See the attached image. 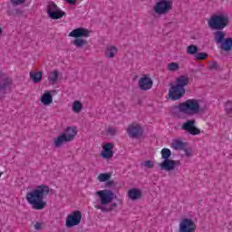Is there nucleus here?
I'll return each mask as SVG.
<instances>
[{
	"instance_id": "nucleus-1",
	"label": "nucleus",
	"mask_w": 232,
	"mask_h": 232,
	"mask_svg": "<svg viewBox=\"0 0 232 232\" xmlns=\"http://www.w3.org/2000/svg\"><path fill=\"white\" fill-rule=\"evenodd\" d=\"M50 193V187L46 185H40L35 189L26 194V200L28 204L33 207V209L41 210L46 208V201L44 198Z\"/></svg>"
},
{
	"instance_id": "nucleus-2",
	"label": "nucleus",
	"mask_w": 232,
	"mask_h": 232,
	"mask_svg": "<svg viewBox=\"0 0 232 232\" xmlns=\"http://www.w3.org/2000/svg\"><path fill=\"white\" fill-rule=\"evenodd\" d=\"M174 108L179 110L180 113H187V115H197V113L202 111L200 104L196 99H188L186 102L176 105Z\"/></svg>"
},
{
	"instance_id": "nucleus-3",
	"label": "nucleus",
	"mask_w": 232,
	"mask_h": 232,
	"mask_svg": "<svg viewBox=\"0 0 232 232\" xmlns=\"http://www.w3.org/2000/svg\"><path fill=\"white\" fill-rule=\"evenodd\" d=\"M171 157V150L168 148L161 150V159L163 161L160 163L161 171H173L177 166H180L179 160H169Z\"/></svg>"
},
{
	"instance_id": "nucleus-4",
	"label": "nucleus",
	"mask_w": 232,
	"mask_h": 232,
	"mask_svg": "<svg viewBox=\"0 0 232 232\" xmlns=\"http://www.w3.org/2000/svg\"><path fill=\"white\" fill-rule=\"evenodd\" d=\"M212 30H224L229 24V16L226 14H214L208 22Z\"/></svg>"
},
{
	"instance_id": "nucleus-5",
	"label": "nucleus",
	"mask_w": 232,
	"mask_h": 232,
	"mask_svg": "<svg viewBox=\"0 0 232 232\" xmlns=\"http://www.w3.org/2000/svg\"><path fill=\"white\" fill-rule=\"evenodd\" d=\"M155 14L158 15H166L173 10V0H162L157 2L153 7Z\"/></svg>"
},
{
	"instance_id": "nucleus-6",
	"label": "nucleus",
	"mask_w": 232,
	"mask_h": 232,
	"mask_svg": "<svg viewBox=\"0 0 232 232\" xmlns=\"http://www.w3.org/2000/svg\"><path fill=\"white\" fill-rule=\"evenodd\" d=\"M47 14L50 19L54 20L63 19V17L66 15V13L61 10V8H59V6H57L53 2L49 3L47 5Z\"/></svg>"
},
{
	"instance_id": "nucleus-7",
	"label": "nucleus",
	"mask_w": 232,
	"mask_h": 232,
	"mask_svg": "<svg viewBox=\"0 0 232 232\" xmlns=\"http://www.w3.org/2000/svg\"><path fill=\"white\" fill-rule=\"evenodd\" d=\"M81 220H82V213L80 210H74L67 216L65 226L66 227H75L81 224Z\"/></svg>"
},
{
	"instance_id": "nucleus-8",
	"label": "nucleus",
	"mask_w": 232,
	"mask_h": 232,
	"mask_svg": "<svg viewBox=\"0 0 232 232\" xmlns=\"http://www.w3.org/2000/svg\"><path fill=\"white\" fill-rule=\"evenodd\" d=\"M96 195L99 196L102 206H107L115 198V193L111 189L99 190L96 192Z\"/></svg>"
},
{
	"instance_id": "nucleus-9",
	"label": "nucleus",
	"mask_w": 232,
	"mask_h": 232,
	"mask_svg": "<svg viewBox=\"0 0 232 232\" xmlns=\"http://www.w3.org/2000/svg\"><path fill=\"white\" fill-rule=\"evenodd\" d=\"M127 133L130 139H140L144 134V130L139 123H131L127 129Z\"/></svg>"
},
{
	"instance_id": "nucleus-10",
	"label": "nucleus",
	"mask_w": 232,
	"mask_h": 232,
	"mask_svg": "<svg viewBox=\"0 0 232 232\" xmlns=\"http://www.w3.org/2000/svg\"><path fill=\"white\" fill-rule=\"evenodd\" d=\"M170 86L171 87L169 90V97L171 101H179L186 94V89H182L171 83Z\"/></svg>"
},
{
	"instance_id": "nucleus-11",
	"label": "nucleus",
	"mask_w": 232,
	"mask_h": 232,
	"mask_svg": "<svg viewBox=\"0 0 232 232\" xmlns=\"http://www.w3.org/2000/svg\"><path fill=\"white\" fill-rule=\"evenodd\" d=\"M196 124L197 121L188 120L183 123L181 130L188 131V133H190V135H200V129L197 128Z\"/></svg>"
},
{
	"instance_id": "nucleus-12",
	"label": "nucleus",
	"mask_w": 232,
	"mask_h": 232,
	"mask_svg": "<svg viewBox=\"0 0 232 232\" xmlns=\"http://www.w3.org/2000/svg\"><path fill=\"white\" fill-rule=\"evenodd\" d=\"M197 225L191 218H183L179 223V232H195Z\"/></svg>"
},
{
	"instance_id": "nucleus-13",
	"label": "nucleus",
	"mask_w": 232,
	"mask_h": 232,
	"mask_svg": "<svg viewBox=\"0 0 232 232\" xmlns=\"http://www.w3.org/2000/svg\"><path fill=\"white\" fill-rule=\"evenodd\" d=\"M69 37H73L74 39H81V37H90V30L84 27L73 29L69 34Z\"/></svg>"
},
{
	"instance_id": "nucleus-14",
	"label": "nucleus",
	"mask_w": 232,
	"mask_h": 232,
	"mask_svg": "<svg viewBox=\"0 0 232 232\" xmlns=\"http://www.w3.org/2000/svg\"><path fill=\"white\" fill-rule=\"evenodd\" d=\"M139 86L143 92L151 90L153 87V80L151 78L144 76L139 80Z\"/></svg>"
},
{
	"instance_id": "nucleus-15",
	"label": "nucleus",
	"mask_w": 232,
	"mask_h": 232,
	"mask_svg": "<svg viewBox=\"0 0 232 232\" xmlns=\"http://www.w3.org/2000/svg\"><path fill=\"white\" fill-rule=\"evenodd\" d=\"M113 143H106L103 146V150L102 151V157L103 159H111L113 157Z\"/></svg>"
},
{
	"instance_id": "nucleus-16",
	"label": "nucleus",
	"mask_w": 232,
	"mask_h": 232,
	"mask_svg": "<svg viewBox=\"0 0 232 232\" xmlns=\"http://www.w3.org/2000/svg\"><path fill=\"white\" fill-rule=\"evenodd\" d=\"M128 197L130 200H140V198H142V190L135 188H130L128 192Z\"/></svg>"
},
{
	"instance_id": "nucleus-17",
	"label": "nucleus",
	"mask_w": 232,
	"mask_h": 232,
	"mask_svg": "<svg viewBox=\"0 0 232 232\" xmlns=\"http://www.w3.org/2000/svg\"><path fill=\"white\" fill-rule=\"evenodd\" d=\"M63 134L65 135L69 142H72L77 136V129L75 127H68Z\"/></svg>"
},
{
	"instance_id": "nucleus-18",
	"label": "nucleus",
	"mask_w": 232,
	"mask_h": 232,
	"mask_svg": "<svg viewBox=\"0 0 232 232\" xmlns=\"http://www.w3.org/2000/svg\"><path fill=\"white\" fill-rule=\"evenodd\" d=\"M176 82H177L176 86H178V88H181L182 90H185L184 87L189 84V78H188V76L181 75L177 78Z\"/></svg>"
},
{
	"instance_id": "nucleus-19",
	"label": "nucleus",
	"mask_w": 232,
	"mask_h": 232,
	"mask_svg": "<svg viewBox=\"0 0 232 232\" xmlns=\"http://www.w3.org/2000/svg\"><path fill=\"white\" fill-rule=\"evenodd\" d=\"M10 84H12L10 78L0 73V92H5Z\"/></svg>"
},
{
	"instance_id": "nucleus-20",
	"label": "nucleus",
	"mask_w": 232,
	"mask_h": 232,
	"mask_svg": "<svg viewBox=\"0 0 232 232\" xmlns=\"http://www.w3.org/2000/svg\"><path fill=\"white\" fill-rule=\"evenodd\" d=\"M224 37H226L224 31L218 30L214 33V41L217 44H221L226 40Z\"/></svg>"
},
{
	"instance_id": "nucleus-21",
	"label": "nucleus",
	"mask_w": 232,
	"mask_h": 232,
	"mask_svg": "<svg viewBox=\"0 0 232 232\" xmlns=\"http://www.w3.org/2000/svg\"><path fill=\"white\" fill-rule=\"evenodd\" d=\"M40 101L42 104H44V106H50V104L53 102V98L52 97V94L50 92H44L41 97Z\"/></svg>"
},
{
	"instance_id": "nucleus-22",
	"label": "nucleus",
	"mask_w": 232,
	"mask_h": 232,
	"mask_svg": "<svg viewBox=\"0 0 232 232\" xmlns=\"http://www.w3.org/2000/svg\"><path fill=\"white\" fill-rule=\"evenodd\" d=\"M221 50H224L225 52H229L232 50V38H226L221 44H220Z\"/></svg>"
},
{
	"instance_id": "nucleus-23",
	"label": "nucleus",
	"mask_w": 232,
	"mask_h": 232,
	"mask_svg": "<svg viewBox=\"0 0 232 232\" xmlns=\"http://www.w3.org/2000/svg\"><path fill=\"white\" fill-rule=\"evenodd\" d=\"M172 148L176 150H185V148H188V143L176 140L172 142Z\"/></svg>"
},
{
	"instance_id": "nucleus-24",
	"label": "nucleus",
	"mask_w": 232,
	"mask_h": 232,
	"mask_svg": "<svg viewBox=\"0 0 232 232\" xmlns=\"http://www.w3.org/2000/svg\"><path fill=\"white\" fill-rule=\"evenodd\" d=\"M65 142H70L67 138L66 135L62 134L60 136H58L56 139H54V146L56 148H61V146H63Z\"/></svg>"
},
{
	"instance_id": "nucleus-25",
	"label": "nucleus",
	"mask_w": 232,
	"mask_h": 232,
	"mask_svg": "<svg viewBox=\"0 0 232 232\" xmlns=\"http://www.w3.org/2000/svg\"><path fill=\"white\" fill-rule=\"evenodd\" d=\"M116 53H117V47L115 46L107 47L105 51V57H107L108 59H113Z\"/></svg>"
},
{
	"instance_id": "nucleus-26",
	"label": "nucleus",
	"mask_w": 232,
	"mask_h": 232,
	"mask_svg": "<svg viewBox=\"0 0 232 232\" xmlns=\"http://www.w3.org/2000/svg\"><path fill=\"white\" fill-rule=\"evenodd\" d=\"M59 79V72L57 70L51 72V74L48 77L49 84L53 86L55 82H57V80Z\"/></svg>"
},
{
	"instance_id": "nucleus-27",
	"label": "nucleus",
	"mask_w": 232,
	"mask_h": 232,
	"mask_svg": "<svg viewBox=\"0 0 232 232\" xmlns=\"http://www.w3.org/2000/svg\"><path fill=\"white\" fill-rule=\"evenodd\" d=\"M187 53L188 55H197L198 53V46L190 44L187 47Z\"/></svg>"
},
{
	"instance_id": "nucleus-28",
	"label": "nucleus",
	"mask_w": 232,
	"mask_h": 232,
	"mask_svg": "<svg viewBox=\"0 0 232 232\" xmlns=\"http://www.w3.org/2000/svg\"><path fill=\"white\" fill-rule=\"evenodd\" d=\"M30 79H32V81L34 82H40L41 79H43V72H30Z\"/></svg>"
},
{
	"instance_id": "nucleus-29",
	"label": "nucleus",
	"mask_w": 232,
	"mask_h": 232,
	"mask_svg": "<svg viewBox=\"0 0 232 232\" xmlns=\"http://www.w3.org/2000/svg\"><path fill=\"white\" fill-rule=\"evenodd\" d=\"M87 41L82 39V38H76L72 44H74V46H76V48H82V46H85V44H87Z\"/></svg>"
},
{
	"instance_id": "nucleus-30",
	"label": "nucleus",
	"mask_w": 232,
	"mask_h": 232,
	"mask_svg": "<svg viewBox=\"0 0 232 232\" xmlns=\"http://www.w3.org/2000/svg\"><path fill=\"white\" fill-rule=\"evenodd\" d=\"M81 110H82V103L80 101H75L72 103V111L74 113H80Z\"/></svg>"
},
{
	"instance_id": "nucleus-31",
	"label": "nucleus",
	"mask_w": 232,
	"mask_h": 232,
	"mask_svg": "<svg viewBox=\"0 0 232 232\" xmlns=\"http://www.w3.org/2000/svg\"><path fill=\"white\" fill-rule=\"evenodd\" d=\"M110 179H111V174L110 173H101L98 176V180L100 182H106V180H110Z\"/></svg>"
},
{
	"instance_id": "nucleus-32",
	"label": "nucleus",
	"mask_w": 232,
	"mask_h": 232,
	"mask_svg": "<svg viewBox=\"0 0 232 232\" xmlns=\"http://www.w3.org/2000/svg\"><path fill=\"white\" fill-rule=\"evenodd\" d=\"M94 208L96 209H101L102 211L105 212V213H110L111 211H113V208H110V207H102L101 205H95Z\"/></svg>"
},
{
	"instance_id": "nucleus-33",
	"label": "nucleus",
	"mask_w": 232,
	"mask_h": 232,
	"mask_svg": "<svg viewBox=\"0 0 232 232\" xmlns=\"http://www.w3.org/2000/svg\"><path fill=\"white\" fill-rule=\"evenodd\" d=\"M141 166H144L145 168H148L149 169H153L155 168V164L150 160L142 162Z\"/></svg>"
},
{
	"instance_id": "nucleus-34",
	"label": "nucleus",
	"mask_w": 232,
	"mask_h": 232,
	"mask_svg": "<svg viewBox=\"0 0 232 232\" xmlns=\"http://www.w3.org/2000/svg\"><path fill=\"white\" fill-rule=\"evenodd\" d=\"M168 68L170 72H177V70L180 68V65L177 63H169Z\"/></svg>"
},
{
	"instance_id": "nucleus-35",
	"label": "nucleus",
	"mask_w": 232,
	"mask_h": 232,
	"mask_svg": "<svg viewBox=\"0 0 232 232\" xmlns=\"http://www.w3.org/2000/svg\"><path fill=\"white\" fill-rule=\"evenodd\" d=\"M208 57V53H198L196 54V59H198V61H204V59H207Z\"/></svg>"
},
{
	"instance_id": "nucleus-36",
	"label": "nucleus",
	"mask_w": 232,
	"mask_h": 232,
	"mask_svg": "<svg viewBox=\"0 0 232 232\" xmlns=\"http://www.w3.org/2000/svg\"><path fill=\"white\" fill-rule=\"evenodd\" d=\"M225 110H226L227 113H232V102H227L225 104Z\"/></svg>"
},
{
	"instance_id": "nucleus-37",
	"label": "nucleus",
	"mask_w": 232,
	"mask_h": 232,
	"mask_svg": "<svg viewBox=\"0 0 232 232\" xmlns=\"http://www.w3.org/2000/svg\"><path fill=\"white\" fill-rule=\"evenodd\" d=\"M107 133H108L109 135L113 136V135H117V133H119V130H117V129H115V128L110 127V128L107 130Z\"/></svg>"
},
{
	"instance_id": "nucleus-38",
	"label": "nucleus",
	"mask_w": 232,
	"mask_h": 232,
	"mask_svg": "<svg viewBox=\"0 0 232 232\" xmlns=\"http://www.w3.org/2000/svg\"><path fill=\"white\" fill-rule=\"evenodd\" d=\"M26 0H11L13 6H17L19 5H23Z\"/></svg>"
},
{
	"instance_id": "nucleus-39",
	"label": "nucleus",
	"mask_w": 232,
	"mask_h": 232,
	"mask_svg": "<svg viewBox=\"0 0 232 232\" xmlns=\"http://www.w3.org/2000/svg\"><path fill=\"white\" fill-rule=\"evenodd\" d=\"M209 70H218V64L217 62H212L208 65Z\"/></svg>"
},
{
	"instance_id": "nucleus-40",
	"label": "nucleus",
	"mask_w": 232,
	"mask_h": 232,
	"mask_svg": "<svg viewBox=\"0 0 232 232\" xmlns=\"http://www.w3.org/2000/svg\"><path fill=\"white\" fill-rule=\"evenodd\" d=\"M106 188H115V186H117V184H115V181L113 180H108L106 182Z\"/></svg>"
},
{
	"instance_id": "nucleus-41",
	"label": "nucleus",
	"mask_w": 232,
	"mask_h": 232,
	"mask_svg": "<svg viewBox=\"0 0 232 232\" xmlns=\"http://www.w3.org/2000/svg\"><path fill=\"white\" fill-rule=\"evenodd\" d=\"M34 229H36V231H41V229H43V223L41 222H36L34 224Z\"/></svg>"
},
{
	"instance_id": "nucleus-42",
	"label": "nucleus",
	"mask_w": 232,
	"mask_h": 232,
	"mask_svg": "<svg viewBox=\"0 0 232 232\" xmlns=\"http://www.w3.org/2000/svg\"><path fill=\"white\" fill-rule=\"evenodd\" d=\"M183 151L185 152L186 157H191V155H193L191 152V149H187V147L183 149Z\"/></svg>"
},
{
	"instance_id": "nucleus-43",
	"label": "nucleus",
	"mask_w": 232,
	"mask_h": 232,
	"mask_svg": "<svg viewBox=\"0 0 232 232\" xmlns=\"http://www.w3.org/2000/svg\"><path fill=\"white\" fill-rule=\"evenodd\" d=\"M65 2H66L68 5H77V0H65Z\"/></svg>"
},
{
	"instance_id": "nucleus-44",
	"label": "nucleus",
	"mask_w": 232,
	"mask_h": 232,
	"mask_svg": "<svg viewBox=\"0 0 232 232\" xmlns=\"http://www.w3.org/2000/svg\"><path fill=\"white\" fill-rule=\"evenodd\" d=\"M117 203H113L111 204L109 208H112V209H115V208H117Z\"/></svg>"
},
{
	"instance_id": "nucleus-45",
	"label": "nucleus",
	"mask_w": 232,
	"mask_h": 232,
	"mask_svg": "<svg viewBox=\"0 0 232 232\" xmlns=\"http://www.w3.org/2000/svg\"><path fill=\"white\" fill-rule=\"evenodd\" d=\"M15 12H16V14H23V11H21L19 9H16Z\"/></svg>"
},
{
	"instance_id": "nucleus-46",
	"label": "nucleus",
	"mask_w": 232,
	"mask_h": 232,
	"mask_svg": "<svg viewBox=\"0 0 232 232\" xmlns=\"http://www.w3.org/2000/svg\"><path fill=\"white\" fill-rule=\"evenodd\" d=\"M3 34V28L0 27V35Z\"/></svg>"
},
{
	"instance_id": "nucleus-47",
	"label": "nucleus",
	"mask_w": 232,
	"mask_h": 232,
	"mask_svg": "<svg viewBox=\"0 0 232 232\" xmlns=\"http://www.w3.org/2000/svg\"><path fill=\"white\" fill-rule=\"evenodd\" d=\"M0 177H1V173H0Z\"/></svg>"
}]
</instances>
